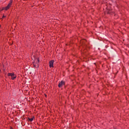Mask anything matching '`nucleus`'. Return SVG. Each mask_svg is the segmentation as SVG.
<instances>
[{"label": "nucleus", "mask_w": 129, "mask_h": 129, "mask_svg": "<svg viewBox=\"0 0 129 129\" xmlns=\"http://www.w3.org/2000/svg\"><path fill=\"white\" fill-rule=\"evenodd\" d=\"M0 27H1V25H0Z\"/></svg>", "instance_id": "10"}, {"label": "nucleus", "mask_w": 129, "mask_h": 129, "mask_svg": "<svg viewBox=\"0 0 129 129\" xmlns=\"http://www.w3.org/2000/svg\"><path fill=\"white\" fill-rule=\"evenodd\" d=\"M12 4H13V1L11 0L10 1V4H9L6 7L3 8V10H6V11H8V10H9V9H10V8H11V6H12Z\"/></svg>", "instance_id": "2"}, {"label": "nucleus", "mask_w": 129, "mask_h": 129, "mask_svg": "<svg viewBox=\"0 0 129 129\" xmlns=\"http://www.w3.org/2000/svg\"><path fill=\"white\" fill-rule=\"evenodd\" d=\"M38 62L36 63V64H33L34 66V68H38V67H39V59H37Z\"/></svg>", "instance_id": "5"}, {"label": "nucleus", "mask_w": 129, "mask_h": 129, "mask_svg": "<svg viewBox=\"0 0 129 129\" xmlns=\"http://www.w3.org/2000/svg\"><path fill=\"white\" fill-rule=\"evenodd\" d=\"M64 85H65V82L61 81L58 84V87H61L62 86H63Z\"/></svg>", "instance_id": "3"}, {"label": "nucleus", "mask_w": 129, "mask_h": 129, "mask_svg": "<svg viewBox=\"0 0 129 129\" xmlns=\"http://www.w3.org/2000/svg\"><path fill=\"white\" fill-rule=\"evenodd\" d=\"M108 14H110V10H109V11H108Z\"/></svg>", "instance_id": "7"}, {"label": "nucleus", "mask_w": 129, "mask_h": 129, "mask_svg": "<svg viewBox=\"0 0 129 129\" xmlns=\"http://www.w3.org/2000/svg\"><path fill=\"white\" fill-rule=\"evenodd\" d=\"M53 64H54V60H51L50 61H49V67L50 68H52V67H53Z\"/></svg>", "instance_id": "4"}, {"label": "nucleus", "mask_w": 129, "mask_h": 129, "mask_svg": "<svg viewBox=\"0 0 129 129\" xmlns=\"http://www.w3.org/2000/svg\"><path fill=\"white\" fill-rule=\"evenodd\" d=\"M28 119L30 121H33L34 120V118H29Z\"/></svg>", "instance_id": "6"}, {"label": "nucleus", "mask_w": 129, "mask_h": 129, "mask_svg": "<svg viewBox=\"0 0 129 129\" xmlns=\"http://www.w3.org/2000/svg\"><path fill=\"white\" fill-rule=\"evenodd\" d=\"M107 10L108 11V7H107Z\"/></svg>", "instance_id": "9"}, {"label": "nucleus", "mask_w": 129, "mask_h": 129, "mask_svg": "<svg viewBox=\"0 0 129 129\" xmlns=\"http://www.w3.org/2000/svg\"><path fill=\"white\" fill-rule=\"evenodd\" d=\"M6 17V16H3V18H5Z\"/></svg>", "instance_id": "8"}, {"label": "nucleus", "mask_w": 129, "mask_h": 129, "mask_svg": "<svg viewBox=\"0 0 129 129\" xmlns=\"http://www.w3.org/2000/svg\"><path fill=\"white\" fill-rule=\"evenodd\" d=\"M8 76H10L11 77L12 80H14L15 78H17V76L15 75L14 73H9L8 74Z\"/></svg>", "instance_id": "1"}]
</instances>
